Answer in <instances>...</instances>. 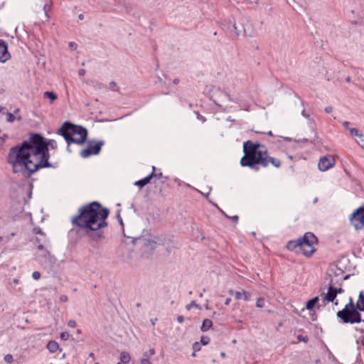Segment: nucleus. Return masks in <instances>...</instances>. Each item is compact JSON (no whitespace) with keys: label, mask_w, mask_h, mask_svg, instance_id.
Segmentation results:
<instances>
[{"label":"nucleus","mask_w":364,"mask_h":364,"mask_svg":"<svg viewBox=\"0 0 364 364\" xmlns=\"http://www.w3.org/2000/svg\"><path fill=\"white\" fill-rule=\"evenodd\" d=\"M109 210L97 201L91 202L78 209V214L71 218L73 225L84 230L86 234L95 232L92 240L99 242L105 239L102 229L107 226V218Z\"/></svg>","instance_id":"1"},{"label":"nucleus","mask_w":364,"mask_h":364,"mask_svg":"<svg viewBox=\"0 0 364 364\" xmlns=\"http://www.w3.org/2000/svg\"><path fill=\"white\" fill-rule=\"evenodd\" d=\"M8 162L12 165L14 173H20L25 178H30L39 169L44 168L38 159L33 157L27 141H25L10 149Z\"/></svg>","instance_id":"2"},{"label":"nucleus","mask_w":364,"mask_h":364,"mask_svg":"<svg viewBox=\"0 0 364 364\" xmlns=\"http://www.w3.org/2000/svg\"><path fill=\"white\" fill-rule=\"evenodd\" d=\"M243 152L244 156L240 161L243 167L258 171L259 166L266 168L269 163L276 168L281 166L280 160L269 156L266 146L259 142H252L250 140L244 142Z\"/></svg>","instance_id":"3"},{"label":"nucleus","mask_w":364,"mask_h":364,"mask_svg":"<svg viewBox=\"0 0 364 364\" xmlns=\"http://www.w3.org/2000/svg\"><path fill=\"white\" fill-rule=\"evenodd\" d=\"M27 141L33 157L38 159L43 168H56L57 164L49 162L50 154L48 148L53 149L57 148V142L54 139L47 141L39 134H31Z\"/></svg>","instance_id":"4"},{"label":"nucleus","mask_w":364,"mask_h":364,"mask_svg":"<svg viewBox=\"0 0 364 364\" xmlns=\"http://www.w3.org/2000/svg\"><path fill=\"white\" fill-rule=\"evenodd\" d=\"M58 134H60L66 141L68 144L67 150L69 151L70 144L82 145L86 142L88 135L86 128L70 122H64L58 129Z\"/></svg>","instance_id":"5"},{"label":"nucleus","mask_w":364,"mask_h":364,"mask_svg":"<svg viewBox=\"0 0 364 364\" xmlns=\"http://www.w3.org/2000/svg\"><path fill=\"white\" fill-rule=\"evenodd\" d=\"M58 134H60L66 141L68 144L67 150L69 151L70 144L82 145L86 142L88 135L86 128L70 122H64L58 129Z\"/></svg>","instance_id":"6"},{"label":"nucleus","mask_w":364,"mask_h":364,"mask_svg":"<svg viewBox=\"0 0 364 364\" xmlns=\"http://www.w3.org/2000/svg\"><path fill=\"white\" fill-rule=\"evenodd\" d=\"M317 242L316 237L312 232H306L303 237L295 240L289 241L287 248L290 251L295 250L299 252L302 251L306 257H310L315 252L314 244Z\"/></svg>","instance_id":"7"},{"label":"nucleus","mask_w":364,"mask_h":364,"mask_svg":"<svg viewBox=\"0 0 364 364\" xmlns=\"http://www.w3.org/2000/svg\"><path fill=\"white\" fill-rule=\"evenodd\" d=\"M361 311L364 312L363 307L355 306L353 299L350 298L345 307L337 312L336 316L343 323H359L363 321L361 318Z\"/></svg>","instance_id":"8"},{"label":"nucleus","mask_w":364,"mask_h":364,"mask_svg":"<svg viewBox=\"0 0 364 364\" xmlns=\"http://www.w3.org/2000/svg\"><path fill=\"white\" fill-rule=\"evenodd\" d=\"M132 243L140 245L142 254L146 257L151 256L157 247V242L155 240L150 238H145L144 237L134 238L132 240Z\"/></svg>","instance_id":"9"},{"label":"nucleus","mask_w":364,"mask_h":364,"mask_svg":"<svg viewBox=\"0 0 364 364\" xmlns=\"http://www.w3.org/2000/svg\"><path fill=\"white\" fill-rule=\"evenodd\" d=\"M239 23L241 26L240 28L236 23H233V28L236 36L242 34L245 36L252 37L255 33L253 25L250 23V19L247 16H242Z\"/></svg>","instance_id":"10"},{"label":"nucleus","mask_w":364,"mask_h":364,"mask_svg":"<svg viewBox=\"0 0 364 364\" xmlns=\"http://www.w3.org/2000/svg\"><path fill=\"white\" fill-rule=\"evenodd\" d=\"M87 148L82 149L80 152L82 158H88L92 155H97L100 153L102 147L105 145L103 140H87Z\"/></svg>","instance_id":"11"},{"label":"nucleus","mask_w":364,"mask_h":364,"mask_svg":"<svg viewBox=\"0 0 364 364\" xmlns=\"http://www.w3.org/2000/svg\"><path fill=\"white\" fill-rule=\"evenodd\" d=\"M329 275L330 281L328 283L327 293H322V294H323V296L321 299V304L318 305V309H319L321 306H324L327 302H333L337 296L334 291V285L338 282V280H335L333 278H331V274H330Z\"/></svg>","instance_id":"12"},{"label":"nucleus","mask_w":364,"mask_h":364,"mask_svg":"<svg viewBox=\"0 0 364 364\" xmlns=\"http://www.w3.org/2000/svg\"><path fill=\"white\" fill-rule=\"evenodd\" d=\"M350 221L356 230L364 227V205L358 208L350 217Z\"/></svg>","instance_id":"13"},{"label":"nucleus","mask_w":364,"mask_h":364,"mask_svg":"<svg viewBox=\"0 0 364 364\" xmlns=\"http://www.w3.org/2000/svg\"><path fill=\"white\" fill-rule=\"evenodd\" d=\"M335 164V159L331 155L322 156L318 164V167L321 171H325L332 168Z\"/></svg>","instance_id":"14"},{"label":"nucleus","mask_w":364,"mask_h":364,"mask_svg":"<svg viewBox=\"0 0 364 364\" xmlns=\"http://www.w3.org/2000/svg\"><path fill=\"white\" fill-rule=\"evenodd\" d=\"M11 55L8 52V45L4 40L0 39V61L4 63L10 58Z\"/></svg>","instance_id":"15"},{"label":"nucleus","mask_w":364,"mask_h":364,"mask_svg":"<svg viewBox=\"0 0 364 364\" xmlns=\"http://www.w3.org/2000/svg\"><path fill=\"white\" fill-rule=\"evenodd\" d=\"M218 93L220 99L219 100V102L214 100L215 104L217 105L218 106L221 107L222 103L225 102L226 100L228 102L233 101V100L230 97V95L228 92H222L220 90H218Z\"/></svg>","instance_id":"16"},{"label":"nucleus","mask_w":364,"mask_h":364,"mask_svg":"<svg viewBox=\"0 0 364 364\" xmlns=\"http://www.w3.org/2000/svg\"><path fill=\"white\" fill-rule=\"evenodd\" d=\"M330 274H331V278H333L334 279V277H336L338 276H340V275H342L343 274V271L335 267H332L329 270H328V278L326 279H329L330 280Z\"/></svg>","instance_id":"17"},{"label":"nucleus","mask_w":364,"mask_h":364,"mask_svg":"<svg viewBox=\"0 0 364 364\" xmlns=\"http://www.w3.org/2000/svg\"><path fill=\"white\" fill-rule=\"evenodd\" d=\"M318 301H319V297L318 296H315L314 298H312L311 299H309L307 302H306V308L308 309V310H312L315 306L316 305H318Z\"/></svg>","instance_id":"18"},{"label":"nucleus","mask_w":364,"mask_h":364,"mask_svg":"<svg viewBox=\"0 0 364 364\" xmlns=\"http://www.w3.org/2000/svg\"><path fill=\"white\" fill-rule=\"evenodd\" d=\"M235 296L236 299H240L243 297L244 300L248 301L250 299L251 294L248 291L243 290L242 292L236 291L235 293Z\"/></svg>","instance_id":"19"},{"label":"nucleus","mask_w":364,"mask_h":364,"mask_svg":"<svg viewBox=\"0 0 364 364\" xmlns=\"http://www.w3.org/2000/svg\"><path fill=\"white\" fill-rule=\"evenodd\" d=\"M47 348L50 353H55L58 349L60 351L62 350L61 348H59V345L55 341H50L47 344Z\"/></svg>","instance_id":"20"},{"label":"nucleus","mask_w":364,"mask_h":364,"mask_svg":"<svg viewBox=\"0 0 364 364\" xmlns=\"http://www.w3.org/2000/svg\"><path fill=\"white\" fill-rule=\"evenodd\" d=\"M213 326V322L209 318H205L203 321L202 325L200 326V330L203 332H205L208 331Z\"/></svg>","instance_id":"21"},{"label":"nucleus","mask_w":364,"mask_h":364,"mask_svg":"<svg viewBox=\"0 0 364 364\" xmlns=\"http://www.w3.org/2000/svg\"><path fill=\"white\" fill-rule=\"evenodd\" d=\"M120 360L124 364L129 363L131 360V356L128 352L122 351L119 355Z\"/></svg>","instance_id":"22"},{"label":"nucleus","mask_w":364,"mask_h":364,"mask_svg":"<svg viewBox=\"0 0 364 364\" xmlns=\"http://www.w3.org/2000/svg\"><path fill=\"white\" fill-rule=\"evenodd\" d=\"M43 97L45 98L49 99L51 103L58 98V95L51 91L45 92L43 94Z\"/></svg>","instance_id":"23"},{"label":"nucleus","mask_w":364,"mask_h":364,"mask_svg":"<svg viewBox=\"0 0 364 364\" xmlns=\"http://www.w3.org/2000/svg\"><path fill=\"white\" fill-rule=\"evenodd\" d=\"M355 306H359L360 308L364 309V293L363 291H360L358 296V299L357 301V303L355 304Z\"/></svg>","instance_id":"24"},{"label":"nucleus","mask_w":364,"mask_h":364,"mask_svg":"<svg viewBox=\"0 0 364 364\" xmlns=\"http://www.w3.org/2000/svg\"><path fill=\"white\" fill-rule=\"evenodd\" d=\"M193 307H196L197 309H201V307L198 304H196V301H192L190 304H188L186 306V309L187 310H190Z\"/></svg>","instance_id":"25"},{"label":"nucleus","mask_w":364,"mask_h":364,"mask_svg":"<svg viewBox=\"0 0 364 364\" xmlns=\"http://www.w3.org/2000/svg\"><path fill=\"white\" fill-rule=\"evenodd\" d=\"M210 338L206 336H203L200 338V343H202L204 346L208 345L210 343Z\"/></svg>","instance_id":"26"},{"label":"nucleus","mask_w":364,"mask_h":364,"mask_svg":"<svg viewBox=\"0 0 364 364\" xmlns=\"http://www.w3.org/2000/svg\"><path fill=\"white\" fill-rule=\"evenodd\" d=\"M14 120H15L14 114L11 112H7L6 113V121L11 123V122H14Z\"/></svg>","instance_id":"27"},{"label":"nucleus","mask_w":364,"mask_h":364,"mask_svg":"<svg viewBox=\"0 0 364 364\" xmlns=\"http://www.w3.org/2000/svg\"><path fill=\"white\" fill-rule=\"evenodd\" d=\"M349 132L352 136H363L362 134H359V131L356 128H350V129H349Z\"/></svg>","instance_id":"28"},{"label":"nucleus","mask_w":364,"mask_h":364,"mask_svg":"<svg viewBox=\"0 0 364 364\" xmlns=\"http://www.w3.org/2000/svg\"><path fill=\"white\" fill-rule=\"evenodd\" d=\"M154 354H155V350H154V348H151V349H149V351H146V352H144V353H143L144 356L145 358H148L149 357H150V356L154 355Z\"/></svg>","instance_id":"29"},{"label":"nucleus","mask_w":364,"mask_h":364,"mask_svg":"<svg viewBox=\"0 0 364 364\" xmlns=\"http://www.w3.org/2000/svg\"><path fill=\"white\" fill-rule=\"evenodd\" d=\"M134 185L136 186H139L140 188H143L144 186H145L146 185V183L145 181V180L144 178H142L141 180L136 181Z\"/></svg>","instance_id":"30"},{"label":"nucleus","mask_w":364,"mask_h":364,"mask_svg":"<svg viewBox=\"0 0 364 364\" xmlns=\"http://www.w3.org/2000/svg\"><path fill=\"white\" fill-rule=\"evenodd\" d=\"M4 361L7 363H12L14 361L13 355L11 354H7L4 356Z\"/></svg>","instance_id":"31"},{"label":"nucleus","mask_w":364,"mask_h":364,"mask_svg":"<svg viewBox=\"0 0 364 364\" xmlns=\"http://www.w3.org/2000/svg\"><path fill=\"white\" fill-rule=\"evenodd\" d=\"M50 8H51V6L50 4H46L43 6V10L45 11V16L46 17V19H48V18H49V16L48 15V12L50 9Z\"/></svg>","instance_id":"32"},{"label":"nucleus","mask_w":364,"mask_h":364,"mask_svg":"<svg viewBox=\"0 0 364 364\" xmlns=\"http://www.w3.org/2000/svg\"><path fill=\"white\" fill-rule=\"evenodd\" d=\"M201 348L200 343L196 341L193 344V350L195 352L199 351Z\"/></svg>","instance_id":"33"},{"label":"nucleus","mask_w":364,"mask_h":364,"mask_svg":"<svg viewBox=\"0 0 364 364\" xmlns=\"http://www.w3.org/2000/svg\"><path fill=\"white\" fill-rule=\"evenodd\" d=\"M264 304V301L262 298H259L257 300L256 305L257 307L262 308Z\"/></svg>","instance_id":"34"},{"label":"nucleus","mask_w":364,"mask_h":364,"mask_svg":"<svg viewBox=\"0 0 364 364\" xmlns=\"http://www.w3.org/2000/svg\"><path fill=\"white\" fill-rule=\"evenodd\" d=\"M70 335L68 332L64 331L60 333V338L63 341H67L69 338Z\"/></svg>","instance_id":"35"},{"label":"nucleus","mask_w":364,"mask_h":364,"mask_svg":"<svg viewBox=\"0 0 364 364\" xmlns=\"http://www.w3.org/2000/svg\"><path fill=\"white\" fill-rule=\"evenodd\" d=\"M154 173L152 172L151 173H150L149 175H148L147 176H146L145 178H144V179L145 180L146 184H148L149 183H150L151 178H154Z\"/></svg>","instance_id":"36"},{"label":"nucleus","mask_w":364,"mask_h":364,"mask_svg":"<svg viewBox=\"0 0 364 364\" xmlns=\"http://www.w3.org/2000/svg\"><path fill=\"white\" fill-rule=\"evenodd\" d=\"M32 277L35 279V280H38L40 279L41 277V273L39 272H33V274H32Z\"/></svg>","instance_id":"37"},{"label":"nucleus","mask_w":364,"mask_h":364,"mask_svg":"<svg viewBox=\"0 0 364 364\" xmlns=\"http://www.w3.org/2000/svg\"><path fill=\"white\" fill-rule=\"evenodd\" d=\"M223 214L225 215V216L228 218H230L232 220H233L235 223H237L238 221V216L237 215H234V216H228L227 214H225V213H223Z\"/></svg>","instance_id":"38"},{"label":"nucleus","mask_w":364,"mask_h":364,"mask_svg":"<svg viewBox=\"0 0 364 364\" xmlns=\"http://www.w3.org/2000/svg\"><path fill=\"white\" fill-rule=\"evenodd\" d=\"M140 364H151V363L150 360H149V358H144L141 359Z\"/></svg>","instance_id":"39"},{"label":"nucleus","mask_w":364,"mask_h":364,"mask_svg":"<svg viewBox=\"0 0 364 364\" xmlns=\"http://www.w3.org/2000/svg\"><path fill=\"white\" fill-rule=\"evenodd\" d=\"M68 326L71 327V328H74L76 326V322L74 320H70L68 322Z\"/></svg>","instance_id":"40"},{"label":"nucleus","mask_w":364,"mask_h":364,"mask_svg":"<svg viewBox=\"0 0 364 364\" xmlns=\"http://www.w3.org/2000/svg\"><path fill=\"white\" fill-rule=\"evenodd\" d=\"M69 47L71 50H75L77 48V46L75 42H70L69 43Z\"/></svg>","instance_id":"41"},{"label":"nucleus","mask_w":364,"mask_h":364,"mask_svg":"<svg viewBox=\"0 0 364 364\" xmlns=\"http://www.w3.org/2000/svg\"><path fill=\"white\" fill-rule=\"evenodd\" d=\"M297 338L299 340V341H302L304 342H307L308 341V338L306 336H303L302 335H299L298 336Z\"/></svg>","instance_id":"42"},{"label":"nucleus","mask_w":364,"mask_h":364,"mask_svg":"<svg viewBox=\"0 0 364 364\" xmlns=\"http://www.w3.org/2000/svg\"><path fill=\"white\" fill-rule=\"evenodd\" d=\"M334 291L336 292V294L337 295L338 294H341V293H343V289L342 288H336V287H334Z\"/></svg>","instance_id":"43"},{"label":"nucleus","mask_w":364,"mask_h":364,"mask_svg":"<svg viewBox=\"0 0 364 364\" xmlns=\"http://www.w3.org/2000/svg\"><path fill=\"white\" fill-rule=\"evenodd\" d=\"M333 111V107L331 106H328L325 108V112L327 114L331 113Z\"/></svg>","instance_id":"44"},{"label":"nucleus","mask_w":364,"mask_h":364,"mask_svg":"<svg viewBox=\"0 0 364 364\" xmlns=\"http://www.w3.org/2000/svg\"><path fill=\"white\" fill-rule=\"evenodd\" d=\"M60 300L62 302H66L68 301V296L66 295H61L60 296Z\"/></svg>","instance_id":"45"},{"label":"nucleus","mask_w":364,"mask_h":364,"mask_svg":"<svg viewBox=\"0 0 364 364\" xmlns=\"http://www.w3.org/2000/svg\"><path fill=\"white\" fill-rule=\"evenodd\" d=\"M163 177V174L161 172L154 173V178H156L158 179H160Z\"/></svg>","instance_id":"46"},{"label":"nucleus","mask_w":364,"mask_h":364,"mask_svg":"<svg viewBox=\"0 0 364 364\" xmlns=\"http://www.w3.org/2000/svg\"><path fill=\"white\" fill-rule=\"evenodd\" d=\"M176 319L178 323H181L183 322L184 318L183 316H178Z\"/></svg>","instance_id":"47"},{"label":"nucleus","mask_w":364,"mask_h":364,"mask_svg":"<svg viewBox=\"0 0 364 364\" xmlns=\"http://www.w3.org/2000/svg\"><path fill=\"white\" fill-rule=\"evenodd\" d=\"M349 125H350V122H349L346 121V122H343V126L346 129H350V128H349Z\"/></svg>","instance_id":"48"},{"label":"nucleus","mask_w":364,"mask_h":364,"mask_svg":"<svg viewBox=\"0 0 364 364\" xmlns=\"http://www.w3.org/2000/svg\"><path fill=\"white\" fill-rule=\"evenodd\" d=\"M6 137H7L6 135H4V136L0 137V145L3 144L4 143Z\"/></svg>","instance_id":"49"},{"label":"nucleus","mask_w":364,"mask_h":364,"mask_svg":"<svg viewBox=\"0 0 364 364\" xmlns=\"http://www.w3.org/2000/svg\"><path fill=\"white\" fill-rule=\"evenodd\" d=\"M78 74L80 76H83L85 74V70L84 69H80L78 71Z\"/></svg>","instance_id":"50"},{"label":"nucleus","mask_w":364,"mask_h":364,"mask_svg":"<svg viewBox=\"0 0 364 364\" xmlns=\"http://www.w3.org/2000/svg\"><path fill=\"white\" fill-rule=\"evenodd\" d=\"M117 218H118V220H119V223H120V225L122 226H123L124 225L123 220H122V218L120 217L119 214H118Z\"/></svg>","instance_id":"51"},{"label":"nucleus","mask_w":364,"mask_h":364,"mask_svg":"<svg viewBox=\"0 0 364 364\" xmlns=\"http://www.w3.org/2000/svg\"><path fill=\"white\" fill-rule=\"evenodd\" d=\"M231 301V299L230 298H227L225 301V305H229L230 302Z\"/></svg>","instance_id":"52"},{"label":"nucleus","mask_w":364,"mask_h":364,"mask_svg":"<svg viewBox=\"0 0 364 364\" xmlns=\"http://www.w3.org/2000/svg\"><path fill=\"white\" fill-rule=\"evenodd\" d=\"M118 2L119 4H124V6H126L127 8L129 7V5H127V4L124 2V0H118Z\"/></svg>","instance_id":"53"},{"label":"nucleus","mask_w":364,"mask_h":364,"mask_svg":"<svg viewBox=\"0 0 364 364\" xmlns=\"http://www.w3.org/2000/svg\"><path fill=\"white\" fill-rule=\"evenodd\" d=\"M302 115H303L304 117H305L306 118H308V119L309 118V114H306L305 110H303V112H302Z\"/></svg>","instance_id":"54"},{"label":"nucleus","mask_w":364,"mask_h":364,"mask_svg":"<svg viewBox=\"0 0 364 364\" xmlns=\"http://www.w3.org/2000/svg\"><path fill=\"white\" fill-rule=\"evenodd\" d=\"M346 81L347 82H351V78H350V76H347V77H346Z\"/></svg>","instance_id":"55"},{"label":"nucleus","mask_w":364,"mask_h":364,"mask_svg":"<svg viewBox=\"0 0 364 364\" xmlns=\"http://www.w3.org/2000/svg\"><path fill=\"white\" fill-rule=\"evenodd\" d=\"M89 357H90V358H92L93 360H95V355H94V353H90L89 354Z\"/></svg>","instance_id":"56"},{"label":"nucleus","mask_w":364,"mask_h":364,"mask_svg":"<svg viewBox=\"0 0 364 364\" xmlns=\"http://www.w3.org/2000/svg\"><path fill=\"white\" fill-rule=\"evenodd\" d=\"M173 83L176 84V85L178 84L179 83V79L175 78L173 80Z\"/></svg>","instance_id":"57"},{"label":"nucleus","mask_w":364,"mask_h":364,"mask_svg":"<svg viewBox=\"0 0 364 364\" xmlns=\"http://www.w3.org/2000/svg\"><path fill=\"white\" fill-rule=\"evenodd\" d=\"M109 85H110L111 87H115L116 86V82L114 81H112L109 83Z\"/></svg>","instance_id":"58"},{"label":"nucleus","mask_w":364,"mask_h":364,"mask_svg":"<svg viewBox=\"0 0 364 364\" xmlns=\"http://www.w3.org/2000/svg\"><path fill=\"white\" fill-rule=\"evenodd\" d=\"M78 18H79L80 20H82V19L84 18V16H83V14H79V15H78Z\"/></svg>","instance_id":"59"},{"label":"nucleus","mask_w":364,"mask_h":364,"mask_svg":"<svg viewBox=\"0 0 364 364\" xmlns=\"http://www.w3.org/2000/svg\"><path fill=\"white\" fill-rule=\"evenodd\" d=\"M349 277V275H346L345 277H342L341 278V280L343 281V280H346Z\"/></svg>","instance_id":"60"},{"label":"nucleus","mask_w":364,"mask_h":364,"mask_svg":"<svg viewBox=\"0 0 364 364\" xmlns=\"http://www.w3.org/2000/svg\"><path fill=\"white\" fill-rule=\"evenodd\" d=\"M220 356H221L222 358H225V356H226L225 353H224V352H221V353H220Z\"/></svg>","instance_id":"61"},{"label":"nucleus","mask_w":364,"mask_h":364,"mask_svg":"<svg viewBox=\"0 0 364 364\" xmlns=\"http://www.w3.org/2000/svg\"><path fill=\"white\" fill-rule=\"evenodd\" d=\"M38 250H43V245H39L38 246Z\"/></svg>","instance_id":"62"},{"label":"nucleus","mask_w":364,"mask_h":364,"mask_svg":"<svg viewBox=\"0 0 364 364\" xmlns=\"http://www.w3.org/2000/svg\"><path fill=\"white\" fill-rule=\"evenodd\" d=\"M267 135L268 136H273V134L271 131H269L268 133H267Z\"/></svg>","instance_id":"63"},{"label":"nucleus","mask_w":364,"mask_h":364,"mask_svg":"<svg viewBox=\"0 0 364 364\" xmlns=\"http://www.w3.org/2000/svg\"><path fill=\"white\" fill-rule=\"evenodd\" d=\"M37 234L44 235L43 232L41 230L37 232Z\"/></svg>","instance_id":"64"}]
</instances>
